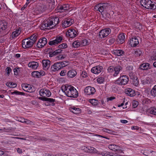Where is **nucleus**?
Instances as JSON below:
<instances>
[{
    "label": "nucleus",
    "mask_w": 156,
    "mask_h": 156,
    "mask_svg": "<svg viewBox=\"0 0 156 156\" xmlns=\"http://www.w3.org/2000/svg\"><path fill=\"white\" fill-rule=\"evenodd\" d=\"M122 68L120 66H109L108 69V72L113 73V76L114 77H116L119 74L120 71L122 70Z\"/></svg>",
    "instance_id": "nucleus-4"
},
{
    "label": "nucleus",
    "mask_w": 156,
    "mask_h": 156,
    "mask_svg": "<svg viewBox=\"0 0 156 156\" xmlns=\"http://www.w3.org/2000/svg\"><path fill=\"white\" fill-rule=\"evenodd\" d=\"M64 6L63 5H58L57 7V9L58 10V12H63L64 10H63Z\"/></svg>",
    "instance_id": "nucleus-47"
},
{
    "label": "nucleus",
    "mask_w": 156,
    "mask_h": 156,
    "mask_svg": "<svg viewBox=\"0 0 156 156\" xmlns=\"http://www.w3.org/2000/svg\"><path fill=\"white\" fill-rule=\"evenodd\" d=\"M111 30L109 28H107L101 30L99 32V36L101 38L108 36L111 33Z\"/></svg>",
    "instance_id": "nucleus-9"
},
{
    "label": "nucleus",
    "mask_w": 156,
    "mask_h": 156,
    "mask_svg": "<svg viewBox=\"0 0 156 156\" xmlns=\"http://www.w3.org/2000/svg\"><path fill=\"white\" fill-rule=\"evenodd\" d=\"M11 69L9 67H7L6 69V74L9 75L11 71Z\"/></svg>",
    "instance_id": "nucleus-56"
},
{
    "label": "nucleus",
    "mask_w": 156,
    "mask_h": 156,
    "mask_svg": "<svg viewBox=\"0 0 156 156\" xmlns=\"http://www.w3.org/2000/svg\"><path fill=\"white\" fill-rule=\"evenodd\" d=\"M149 65L148 63H143L140 65L139 68L142 70H147L148 68Z\"/></svg>",
    "instance_id": "nucleus-31"
},
{
    "label": "nucleus",
    "mask_w": 156,
    "mask_h": 156,
    "mask_svg": "<svg viewBox=\"0 0 156 156\" xmlns=\"http://www.w3.org/2000/svg\"><path fill=\"white\" fill-rule=\"evenodd\" d=\"M111 154V153L110 152L107 151H103L101 153V154L103 156H113Z\"/></svg>",
    "instance_id": "nucleus-41"
},
{
    "label": "nucleus",
    "mask_w": 156,
    "mask_h": 156,
    "mask_svg": "<svg viewBox=\"0 0 156 156\" xmlns=\"http://www.w3.org/2000/svg\"><path fill=\"white\" fill-rule=\"evenodd\" d=\"M109 4L107 3H99L97 4L95 6V9L99 11L100 12H103L104 10L108 6Z\"/></svg>",
    "instance_id": "nucleus-8"
},
{
    "label": "nucleus",
    "mask_w": 156,
    "mask_h": 156,
    "mask_svg": "<svg viewBox=\"0 0 156 156\" xmlns=\"http://www.w3.org/2000/svg\"><path fill=\"white\" fill-rule=\"evenodd\" d=\"M80 45V42L78 41H74L72 44L73 46L75 48L79 47Z\"/></svg>",
    "instance_id": "nucleus-38"
},
{
    "label": "nucleus",
    "mask_w": 156,
    "mask_h": 156,
    "mask_svg": "<svg viewBox=\"0 0 156 156\" xmlns=\"http://www.w3.org/2000/svg\"><path fill=\"white\" fill-rule=\"evenodd\" d=\"M115 132L114 131H112L109 129H108L107 132L106 133H115Z\"/></svg>",
    "instance_id": "nucleus-64"
},
{
    "label": "nucleus",
    "mask_w": 156,
    "mask_h": 156,
    "mask_svg": "<svg viewBox=\"0 0 156 156\" xmlns=\"http://www.w3.org/2000/svg\"><path fill=\"white\" fill-rule=\"evenodd\" d=\"M139 102L138 101L135 100L133 101V108H136L138 105Z\"/></svg>",
    "instance_id": "nucleus-53"
},
{
    "label": "nucleus",
    "mask_w": 156,
    "mask_h": 156,
    "mask_svg": "<svg viewBox=\"0 0 156 156\" xmlns=\"http://www.w3.org/2000/svg\"><path fill=\"white\" fill-rule=\"evenodd\" d=\"M104 80V78L103 77H100L97 79V82L100 84L102 83Z\"/></svg>",
    "instance_id": "nucleus-49"
},
{
    "label": "nucleus",
    "mask_w": 156,
    "mask_h": 156,
    "mask_svg": "<svg viewBox=\"0 0 156 156\" xmlns=\"http://www.w3.org/2000/svg\"><path fill=\"white\" fill-rule=\"evenodd\" d=\"M125 93L127 95L130 97L135 96L136 94L135 90L131 88H128L126 90Z\"/></svg>",
    "instance_id": "nucleus-23"
},
{
    "label": "nucleus",
    "mask_w": 156,
    "mask_h": 156,
    "mask_svg": "<svg viewBox=\"0 0 156 156\" xmlns=\"http://www.w3.org/2000/svg\"><path fill=\"white\" fill-rule=\"evenodd\" d=\"M62 68L60 62H57L55 63L51 66V69L52 71H55L58 70Z\"/></svg>",
    "instance_id": "nucleus-18"
},
{
    "label": "nucleus",
    "mask_w": 156,
    "mask_h": 156,
    "mask_svg": "<svg viewBox=\"0 0 156 156\" xmlns=\"http://www.w3.org/2000/svg\"><path fill=\"white\" fill-rule=\"evenodd\" d=\"M32 76L37 77H41L39 72L38 71H35L33 72L32 73Z\"/></svg>",
    "instance_id": "nucleus-43"
},
{
    "label": "nucleus",
    "mask_w": 156,
    "mask_h": 156,
    "mask_svg": "<svg viewBox=\"0 0 156 156\" xmlns=\"http://www.w3.org/2000/svg\"><path fill=\"white\" fill-rule=\"evenodd\" d=\"M39 72L40 74V76L41 77V76L44 75L45 74V72L43 70H41Z\"/></svg>",
    "instance_id": "nucleus-62"
},
{
    "label": "nucleus",
    "mask_w": 156,
    "mask_h": 156,
    "mask_svg": "<svg viewBox=\"0 0 156 156\" xmlns=\"http://www.w3.org/2000/svg\"><path fill=\"white\" fill-rule=\"evenodd\" d=\"M133 68L132 66H128L126 68V71L129 73L133 72Z\"/></svg>",
    "instance_id": "nucleus-46"
},
{
    "label": "nucleus",
    "mask_w": 156,
    "mask_h": 156,
    "mask_svg": "<svg viewBox=\"0 0 156 156\" xmlns=\"http://www.w3.org/2000/svg\"><path fill=\"white\" fill-rule=\"evenodd\" d=\"M55 99H53L51 98H47L46 99V101L49 102V103H51V105L52 106H54L55 105V103L54 102L55 101Z\"/></svg>",
    "instance_id": "nucleus-42"
},
{
    "label": "nucleus",
    "mask_w": 156,
    "mask_h": 156,
    "mask_svg": "<svg viewBox=\"0 0 156 156\" xmlns=\"http://www.w3.org/2000/svg\"><path fill=\"white\" fill-rule=\"evenodd\" d=\"M21 86L23 89L25 91L30 93L33 91L32 87L31 85L24 84H22Z\"/></svg>",
    "instance_id": "nucleus-19"
},
{
    "label": "nucleus",
    "mask_w": 156,
    "mask_h": 156,
    "mask_svg": "<svg viewBox=\"0 0 156 156\" xmlns=\"http://www.w3.org/2000/svg\"><path fill=\"white\" fill-rule=\"evenodd\" d=\"M59 22V19L57 17L48 19L41 24L40 27L41 29L44 30H49L54 28Z\"/></svg>",
    "instance_id": "nucleus-1"
},
{
    "label": "nucleus",
    "mask_w": 156,
    "mask_h": 156,
    "mask_svg": "<svg viewBox=\"0 0 156 156\" xmlns=\"http://www.w3.org/2000/svg\"><path fill=\"white\" fill-rule=\"evenodd\" d=\"M95 88L91 86L86 87L84 89V92L86 94L91 95L94 94L95 92Z\"/></svg>",
    "instance_id": "nucleus-11"
},
{
    "label": "nucleus",
    "mask_w": 156,
    "mask_h": 156,
    "mask_svg": "<svg viewBox=\"0 0 156 156\" xmlns=\"http://www.w3.org/2000/svg\"><path fill=\"white\" fill-rule=\"evenodd\" d=\"M151 95L154 97L156 96V85H155L151 91Z\"/></svg>",
    "instance_id": "nucleus-39"
},
{
    "label": "nucleus",
    "mask_w": 156,
    "mask_h": 156,
    "mask_svg": "<svg viewBox=\"0 0 156 156\" xmlns=\"http://www.w3.org/2000/svg\"><path fill=\"white\" fill-rule=\"evenodd\" d=\"M51 62L48 59H44L42 61L43 67L44 69H48L50 66Z\"/></svg>",
    "instance_id": "nucleus-20"
},
{
    "label": "nucleus",
    "mask_w": 156,
    "mask_h": 156,
    "mask_svg": "<svg viewBox=\"0 0 156 156\" xmlns=\"http://www.w3.org/2000/svg\"><path fill=\"white\" fill-rule=\"evenodd\" d=\"M66 70H62L60 73V75L62 76H63L66 74Z\"/></svg>",
    "instance_id": "nucleus-58"
},
{
    "label": "nucleus",
    "mask_w": 156,
    "mask_h": 156,
    "mask_svg": "<svg viewBox=\"0 0 156 156\" xmlns=\"http://www.w3.org/2000/svg\"><path fill=\"white\" fill-rule=\"evenodd\" d=\"M2 129H0V133L1 132H9L11 129L6 128L5 127H2ZM8 128V127H7Z\"/></svg>",
    "instance_id": "nucleus-50"
},
{
    "label": "nucleus",
    "mask_w": 156,
    "mask_h": 156,
    "mask_svg": "<svg viewBox=\"0 0 156 156\" xmlns=\"http://www.w3.org/2000/svg\"><path fill=\"white\" fill-rule=\"evenodd\" d=\"M69 110L70 112L75 114H77L80 112V109L74 107L70 108Z\"/></svg>",
    "instance_id": "nucleus-24"
},
{
    "label": "nucleus",
    "mask_w": 156,
    "mask_h": 156,
    "mask_svg": "<svg viewBox=\"0 0 156 156\" xmlns=\"http://www.w3.org/2000/svg\"><path fill=\"white\" fill-rule=\"evenodd\" d=\"M61 90L68 97L76 98L78 96V91L71 85L67 84L62 86L61 87Z\"/></svg>",
    "instance_id": "nucleus-2"
},
{
    "label": "nucleus",
    "mask_w": 156,
    "mask_h": 156,
    "mask_svg": "<svg viewBox=\"0 0 156 156\" xmlns=\"http://www.w3.org/2000/svg\"><path fill=\"white\" fill-rule=\"evenodd\" d=\"M28 38L24 39L22 41V46L24 48H29L32 47L34 44L30 41L28 40Z\"/></svg>",
    "instance_id": "nucleus-7"
},
{
    "label": "nucleus",
    "mask_w": 156,
    "mask_h": 156,
    "mask_svg": "<svg viewBox=\"0 0 156 156\" xmlns=\"http://www.w3.org/2000/svg\"><path fill=\"white\" fill-rule=\"evenodd\" d=\"M132 130H134L135 131L139 133H144V130L141 127H131Z\"/></svg>",
    "instance_id": "nucleus-33"
},
{
    "label": "nucleus",
    "mask_w": 156,
    "mask_h": 156,
    "mask_svg": "<svg viewBox=\"0 0 156 156\" xmlns=\"http://www.w3.org/2000/svg\"><path fill=\"white\" fill-rule=\"evenodd\" d=\"M7 23H4L3 21H0V33L4 31L7 28Z\"/></svg>",
    "instance_id": "nucleus-26"
},
{
    "label": "nucleus",
    "mask_w": 156,
    "mask_h": 156,
    "mask_svg": "<svg viewBox=\"0 0 156 156\" xmlns=\"http://www.w3.org/2000/svg\"><path fill=\"white\" fill-rule=\"evenodd\" d=\"M133 80V85L135 86H137L139 84L138 80V78L136 77Z\"/></svg>",
    "instance_id": "nucleus-45"
},
{
    "label": "nucleus",
    "mask_w": 156,
    "mask_h": 156,
    "mask_svg": "<svg viewBox=\"0 0 156 156\" xmlns=\"http://www.w3.org/2000/svg\"><path fill=\"white\" fill-rule=\"evenodd\" d=\"M74 22V20L71 18L64 19L62 22V27L66 28L71 26Z\"/></svg>",
    "instance_id": "nucleus-6"
},
{
    "label": "nucleus",
    "mask_w": 156,
    "mask_h": 156,
    "mask_svg": "<svg viewBox=\"0 0 156 156\" xmlns=\"http://www.w3.org/2000/svg\"><path fill=\"white\" fill-rule=\"evenodd\" d=\"M60 63L61 65L62 68L65 67L68 65V64H66V63H68V62L67 61H64V62H59Z\"/></svg>",
    "instance_id": "nucleus-52"
},
{
    "label": "nucleus",
    "mask_w": 156,
    "mask_h": 156,
    "mask_svg": "<svg viewBox=\"0 0 156 156\" xmlns=\"http://www.w3.org/2000/svg\"><path fill=\"white\" fill-rule=\"evenodd\" d=\"M62 39V37L57 36L55 40L50 41L48 42V44L50 45H55L61 42Z\"/></svg>",
    "instance_id": "nucleus-14"
},
{
    "label": "nucleus",
    "mask_w": 156,
    "mask_h": 156,
    "mask_svg": "<svg viewBox=\"0 0 156 156\" xmlns=\"http://www.w3.org/2000/svg\"><path fill=\"white\" fill-rule=\"evenodd\" d=\"M19 29L20 27L17 28V30H16V31H14L12 33V34L11 35V37H12V39L16 37L20 34V33H19Z\"/></svg>",
    "instance_id": "nucleus-32"
},
{
    "label": "nucleus",
    "mask_w": 156,
    "mask_h": 156,
    "mask_svg": "<svg viewBox=\"0 0 156 156\" xmlns=\"http://www.w3.org/2000/svg\"><path fill=\"white\" fill-rule=\"evenodd\" d=\"M47 98H46L45 97H39L38 98V99L40 100H42L43 101H46V99Z\"/></svg>",
    "instance_id": "nucleus-61"
},
{
    "label": "nucleus",
    "mask_w": 156,
    "mask_h": 156,
    "mask_svg": "<svg viewBox=\"0 0 156 156\" xmlns=\"http://www.w3.org/2000/svg\"><path fill=\"white\" fill-rule=\"evenodd\" d=\"M62 50L61 49H58L55 50L54 51L50 52L49 55L50 57H52L56 56L60 54Z\"/></svg>",
    "instance_id": "nucleus-25"
},
{
    "label": "nucleus",
    "mask_w": 156,
    "mask_h": 156,
    "mask_svg": "<svg viewBox=\"0 0 156 156\" xmlns=\"http://www.w3.org/2000/svg\"><path fill=\"white\" fill-rule=\"evenodd\" d=\"M77 74L76 71L74 69H71L67 73V75L68 77L71 78L74 77Z\"/></svg>",
    "instance_id": "nucleus-22"
},
{
    "label": "nucleus",
    "mask_w": 156,
    "mask_h": 156,
    "mask_svg": "<svg viewBox=\"0 0 156 156\" xmlns=\"http://www.w3.org/2000/svg\"><path fill=\"white\" fill-rule=\"evenodd\" d=\"M115 98V97H111L107 98V101H112Z\"/></svg>",
    "instance_id": "nucleus-60"
},
{
    "label": "nucleus",
    "mask_w": 156,
    "mask_h": 156,
    "mask_svg": "<svg viewBox=\"0 0 156 156\" xmlns=\"http://www.w3.org/2000/svg\"><path fill=\"white\" fill-rule=\"evenodd\" d=\"M19 68H16L14 69L13 71L14 72V74L15 75H17L18 74V69H19Z\"/></svg>",
    "instance_id": "nucleus-57"
},
{
    "label": "nucleus",
    "mask_w": 156,
    "mask_h": 156,
    "mask_svg": "<svg viewBox=\"0 0 156 156\" xmlns=\"http://www.w3.org/2000/svg\"><path fill=\"white\" fill-rule=\"evenodd\" d=\"M12 94H15L16 95H19L20 94V92H19L17 91H13L12 92Z\"/></svg>",
    "instance_id": "nucleus-63"
},
{
    "label": "nucleus",
    "mask_w": 156,
    "mask_h": 156,
    "mask_svg": "<svg viewBox=\"0 0 156 156\" xmlns=\"http://www.w3.org/2000/svg\"><path fill=\"white\" fill-rule=\"evenodd\" d=\"M139 40L136 37H134L130 39L129 44L132 47H135L139 44Z\"/></svg>",
    "instance_id": "nucleus-15"
},
{
    "label": "nucleus",
    "mask_w": 156,
    "mask_h": 156,
    "mask_svg": "<svg viewBox=\"0 0 156 156\" xmlns=\"http://www.w3.org/2000/svg\"><path fill=\"white\" fill-rule=\"evenodd\" d=\"M129 81V77L126 75H123L115 81V83L119 85H125Z\"/></svg>",
    "instance_id": "nucleus-5"
},
{
    "label": "nucleus",
    "mask_w": 156,
    "mask_h": 156,
    "mask_svg": "<svg viewBox=\"0 0 156 156\" xmlns=\"http://www.w3.org/2000/svg\"><path fill=\"white\" fill-rule=\"evenodd\" d=\"M82 76L83 77H85L87 76V73L85 71H82L81 73Z\"/></svg>",
    "instance_id": "nucleus-59"
},
{
    "label": "nucleus",
    "mask_w": 156,
    "mask_h": 156,
    "mask_svg": "<svg viewBox=\"0 0 156 156\" xmlns=\"http://www.w3.org/2000/svg\"><path fill=\"white\" fill-rule=\"evenodd\" d=\"M140 2L141 5L147 9L154 10L156 9V3L151 0H141Z\"/></svg>",
    "instance_id": "nucleus-3"
},
{
    "label": "nucleus",
    "mask_w": 156,
    "mask_h": 156,
    "mask_svg": "<svg viewBox=\"0 0 156 156\" xmlns=\"http://www.w3.org/2000/svg\"><path fill=\"white\" fill-rule=\"evenodd\" d=\"M108 147L110 150L119 153H121L122 152L120 147L117 145L111 144L108 145Z\"/></svg>",
    "instance_id": "nucleus-10"
},
{
    "label": "nucleus",
    "mask_w": 156,
    "mask_h": 156,
    "mask_svg": "<svg viewBox=\"0 0 156 156\" xmlns=\"http://www.w3.org/2000/svg\"><path fill=\"white\" fill-rule=\"evenodd\" d=\"M34 138L39 140L47 142H49L50 141V140L49 139L41 136H36Z\"/></svg>",
    "instance_id": "nucleus-30"
},
{
    "label": "nucleus",
    "mask_w": 156,
    "mask_h": 156,
    "mask_svg": "<svg viewBox=\"0 0 156 156\" xmlns=\"http://www.w3.org/2000/svg\"><path fill=\"white\" fill-rule=\"evenodd\" d=\"M89 101L91 104L94 106H96L98 104V100L95 99H90L89 100Z\"/></svg>",
    "instance_id": "nucleus-35"
},
{
    "label": "nucleus",
    "mask_w": 156,
    "mask_h": 156,
    "mask_svg": "<svg viewBox=\"0 0 156 156\" xmlns=\"http://www.w3.org/2000/svg\"><path fill=\"white\" fill-rule=\"evenodd\" d=\"M6 85L10 87H14L16 86V83L12 82H7L6 83Z\"/></svg>",
    "instance_id": "nucleus-44"
},
{
    "label": "nucleus",
    "mask_w": 156,
    "mask_h": 156,
    "mask_svg": "<svg viewBox=\"0 0 156 156\" xmlns=\"http://www.w3.org/2000/svg\"><path fill=\"white\" fill-rule=\"evenodd\" d=\"M119 42L121 43H123L125 41V36L124 34L123 33H121L118 36Z\"/></svg>",
    "instance_id": "nucleus-28"
},
{
    "label": "nucleus",
    "mask_w": 156,
    "mask_h": 156,
    "mask_svg": "<svg viewBox=\"0 0 156 156\" xmlns=\"http://www.w3.org/2000/svg\"><path fill=\"white\" fill-rule=\"evenodd\" d=\"M113 54L118 56H121L124 54V52L121 50H115L113 51Z\"/></svg>",
    "instance_id": "nucleus-27"
},
{
    "label": "nucleus",
    "mask_w": 156,
    "mask_h": 156,
    "mask_svg": "<svg viewBox=\"0 0 156 156\" xmlns=\"http://www.w3.org/2000/svg\"><path fill=\"white\" fill-rule=\"evenodd\" d=\"M40 95L43 97H49L51 95V93L50 91L48 89H42L39 91Z\"/></svg>",
    "instance_id": "nucleus-12"
},
{
    "label": "nucleus",
    "mask_w": 156,
    "mask_h": 156,
    "mask_svg": "<svg viewBox=\"0 0 156 156\" xmlns=\"http://www.w3.org/2000/svg\"><path fill=\"white\" fill-rule=\"evenodd\" d=\"M80 44L83 46H85L88 44V41L87 40L83 39L80 42Z\"/></svg>",
    "instance_id": "nucleus-40"
},
{
    "label": "nucleus",
    "mask_w": 156,
    "mask_h": 156,
    "mask_svg": "<svg viewBox=\"0 0 156 156\" xmlns=\"http://www.w3.org/2000/svg\"><path fill=\"white\" fill-rule=\"evenodd\" d=\"M64 6L63 10L64 12L68 10L69 8V5L68 4H65L63 5Z\"/></svg>",
    "instance_id": "nucleus-55"
},
{
    "label": "nucleus",
    "mask_w": 156,
    "mask_h": 156,
    "mask_svg": "<svg viewBox=\"0 0 156 156\" xmlns=\"http://www.w3.org/2000/svg\"><path fill=\"white\" fill-rule=\"evenodd\" d=\"M20 119H20V122H21L22 123H25L27 124H30L31 122V121L28 120H27L26 121L25 119L23 118H20Z\"/></svg>",
    "instance_id": "nucleus-48"
},
{
    "label": "nucleus",
    "mask_w": 156,
    "mask_h": 156,
    "mask_svg": "<svg viewBox=\"0 0 156 156\" xmlns=\"http://www.w3.org/2000/svg\"><path fill=\"white\" fill-rule=\"evenodd\" d=\"M87 151L88 153H91L94 152L96 151V149L93 147H86Z\"/></svg>",
    "instance_id": "nucleus-36"
},
{
    "label": "nucleus",
    "mask_w": 156,
    "mask_h": 156,
    "mask_svg": "<svg viewBox=\"0 0 156 156\" xmlns=\"http://www.w3.org/2000/svg\"><path fill=\"white\" fill-rule=\"evenodd\" d=\"M77 35L76 31L73 29L69 30L66 33V36L71 38L75 37Z\"/></svg>",
    "instance_id": "nucleus-16"
},
{
    "label": "nucleus",
    "mask_w": 156,
    "mask_h": 156,
    "mask_svg": "<svg viewBox=\"0 0 156 156\" xmlns=\"http://www.w3.org/2000/svg\"><path fill=\"white\" fill-rule=\"evenodd\" d=\"M47 39L45 37H43L40 39L37 44L36 46L38 48H42L47 43Z\"/></svg>",
    "instance_id": "nucleus-13"
},
{
    "label": "nucleus",
    "mask_w": 156,
    "mask_h": 156,
    "mask_svg": "<svg viewBox=\"0 0 156 156\" xmlns=\"http://www.w3.org/2000/svg\"><path fill=\"white\" fill-rule=\"evenodd\" d=\"M142 51L140 49H136L134 52V55L136 57L140 56L142 54Z\"/></svg>",
    "instance_id": "nucleus-34"
},
{
    "label": "nucleus",
    "mask_w": 156,
    "mask_h": 156,
    "mask_svg": "<svg viewBox=\"0 0 156 156\" xmlns=\"http://www.w3.org/2000/svg\"><path fill=\"white\" fill-rule=\"evenodd\" d=\"M37 34H34L28 37V39L30 40H32V41H31L34 44L37 41Z\"/></svg>",
    "instance_id": "nucleus-29"
},
{
    "label": "nucleus",
    "mask_w": 156,
    "mask_h": 156,
    "mask_svg": "<svg viewBox=\"0 0 156 156\" xmlns=\"http://www.w3.org/2000/svg\"><path fill=\"white\" fill-rule=\"evenodd\" d=\"M129 76L130 77V79H133L134 78H135L134 73L132 72H131L129 73Z\"/></svg>",
    "instance_id": "nucleus-54"
},
{
    "label": "nucleus",
    "mask_w": 156,
    "mask_h": 156,
    "mask_svg": "<svg viewBox=\"0 0 156 156\" xmlns=\"http://www.w3.org/2000/svg\"><path fill=\"white\" fill-rule=\"evenodd\" d=\"M67 45L66 43H63L58 46L59 48L63 49L67 47Z\"/></svg>",
    "instance_id": "nucleus-51"
},
{
    "label": "nucleus",
    "mask_w": 156,
    "mask_h": 156,
    "mask_svg": "<svg viewBox=\"0 0 156 156\" xmlns=\"http://www.w3.org/2000/svg\"><path fill=\"white\" fill-rule=\"evenodd\" d=\"M103 68L101 66H98L93 67L91 70V72L95 74L100 73L102 71Z\"/></svg>",
    "instance_id": "nucleus-17"
},
{
    "label": "nucleus",
    "mask_w": 156,
    "mask_h": 156,
    "mask_svg": "<svg viewBox=\"0 0 156 156\" xmlns=\"http://www.w3.org/2000/svg\"><path fill=\"white\" fill-rule=\"evenodd\" d=\"M28 66L32 69H35L39 66V63L37 62L33 61L30 62L28 64Z\"/></svg>",
    "instance_id": "nucleus-21"
},
{
    "label": "nucleus",
    "mask_w": 156,
    "mask_h": 156,
    "mask_svg": "<svg viewBox=\"0 0 156 156\" xmlns=\"http://www.w3.org/2000/svg\"><path fill=\"white\" fill-rule=\"evenodd\" d=\"M149 111L150 114L156 115V107H151L149 109Z\"/></svg>",
    "instance_id": "nucleus-37"
}]
</instances>
